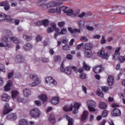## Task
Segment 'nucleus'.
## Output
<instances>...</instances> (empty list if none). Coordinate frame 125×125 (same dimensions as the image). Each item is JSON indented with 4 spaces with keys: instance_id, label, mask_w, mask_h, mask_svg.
<instances>
[{
    "instance_id": "f704fd0d",
    "label": "nucleus",
    "mask_w": 125,
    "mask_h": 125,
    "mask_svg": "<svg viewBox=\"0 0 125 125\" xmlns=\"http://www.w3.org/2000/svg\"><path fill=\"white\" fill-rule=\"evenodd\" d=\"M19 125H28V122L25 119H21L20 120Z\"/></svg>"
},
{
    "instance_id": "dca6fc26",
    "label": "nucleus",
    "mask_w": 125,
    "mask_h": 125,
    "mask_svg": "<svg viewBox=\"0 0 125 125\" xmlns=\"http://www.w3.org/2000/svg\"><path fill=\"white\" fill-rule=\"evenodd\" d=\"M1 99L3 101L7 102L10 99V96H8L7 94L4 93L1 95Z\"/></svg>"
},
{
    "instance_id": "4c0bfd02",
    "label": "nucleus",
    "mask_w": 125,
    "mask_h": 125,
    "mask_svg": "<svg viewBox=\"0 0 125 125\" xmlns=\"http://www.w3.org/2000/svg\"><path fill=\"white\" fill-rule=\"evenodd\" d=\"M42 25L44 26V27H47L49 24V21H48V20H45L42 21Z\"/></svg>"
},
{
    "instance_id": "f3484780",
    "label": "nucleus",
    "mask_w": 125,
    "mask_h": 125,
    "mask_svg": "<svg viewBox=\"0 0 125 125\" xmlns=\"http://www.w3.org/2000/svg\"><path fill=\"white\" fill-rule=\"evenodd\" d=\"M68 30L71 33V34H76V33H81V30L75 28L74 29H72V27H68Z\"/></svg>"
},
{
    "instance_id": "f257e3e1",
    "label": "nucleus",
    "mask_w": 125,
    "mask_h": 125,
    "mask_svg": "<svg viewBox=\"0 0 125 125\" xmlns=\"http://www.w3.org/2000/svg\"><path fill=\"white\" fill-rule=\"evenodd\" d=\"M93 45L90 43H86L83 46L84 50V57L85 58H91L92 56V49Z\"/></svg>"
},
{
    "instance_id": "a878e982",
    "label": "nucleus",
    "mask_w": 125,
    "mask_h": 125,
    "mask_svg": "<svg viewBox=\"0 0 125 125\" xmlns=\"http://www.w3.org/2000/svg\"><path fill=\"white\" fill-rule=\"evenodd\" d=\"M51 103L54 105H57L58 103H59V98L55 97L51 100Z\"/></svg>"
},
{
    "instance_id": "338daca9",
    "label": "nucleus",
    "mask_w": 125,
    "mask_h": 125,
    "mask_svg": "<svg viewBox=\"0 0 125 125\" xmlns=\"http://www.w3.org/2000/svg\"><path fill=\"white\" fill-rule=\"evenodd\" d=\"M5 20H10L11 18L10 16L4 14Z\"/></svg>"
},
{
    "instance_id": "20e7f679",
    "label": "nucleus",
    "mask_w": 125,
    "mask_h": 125,
    "mask_svg": "<svg viewBox=\"0 0 125 125\" xmlns=\"http://www.w3.org/2000/svg\"><path fill=\"white\" fill-rule=\"evenodd\" d=\"M42 113L41 110L37 108H33L31 109L29 111V115L31 118L33 119H37L41 117Z\"/></svg>"
},
{
    "instance_id": "09e8293b",
    "label": "nucleus",
    "mask_w": 125,
    "mask_h": 125,
    "mask_svg": "<svg viewBox=\"0 0 125 125\" xmlns=\"http://www.w3.org/2000/svg\"><path fill=\"white\" fill-rule=\"evenodd\" d=\"M119 62H120V63H124V62H125V57H119Z\"/></svg>"
},
{
    "instance_id": "393cba45",
    "label": "nucleus",
    "mask_w": 125,
    "mask_h": 125,
    "mask_svg": "<svg viewBox=\"0 0 125 125\" xmlns=\"http://www.w3.org/2000/svg\"><path fill=\"white\" fill-rule=\"evenodd\" d=\"M39 98H40L41 100L42 101L43 103H44L47 101V96H46V95L43 94L39 96Z\"/></svg>"
},
{
    "instance_id": "69168bd1",
    "label": "nucleus",
    "mask_w": 125,
    "mask_h": 125,
    "mask_svg": "<svg viewBox=\"0 0 125 125\" xmlns=\"http://www.w3.org/2000/svg\"><path fill=\"white\" fill-rule=\"evenodd\" d=\"M82 90L84 92V93H87V92H86V90H87L86 87H85V86H84V85H82Z\"/></svg>"
},
{
    "instance_id": "7c9ffc66",
    "label": "nucleus",
    "mask_w": 125,
    "mask_h": 125,
    "mask_svg": "<svg viewBox=\"0 0 125 125\" xmlns=\"http://www.w3.org/2000/svg\"><path fill=\"white\" fill-rule=\"evenodd\" d=\"M99 108L100 109H106L107 108V104L104 102H101L99 104Z\"/></svg>"
},
{
    "instance_id": "b1692460",
    "label": "nucleus",
    "mask_w": 125,
    "mask_h": 125,
    "mask_svg": "<svg viewBox=\"0 0 125 125\" xmlns=\"http://www.w3.org/2000/svg\"><path fill=\"white\" fill-rule=\"evenodd\" d=\"M23 94L25 97H28L29 95H31V90L29 89H24L23 90Z\"/></svg>"
},
{
    "instance_id": "603ef678",
    "label": "nucleus",
    "mask_w": 125,
    "mask_h": 125,
    "mask_svg": "<svg viewBox=\"0 0 125 125\" xmlns=\"http://www.w3.org/2000/svg\"><path fill=\"white\" fill-rule=\"evenodd\" d=\"M106 42V39L104 36H102V40L101 41V43L102 44H104Z\"/></svg>"
},
{
    "instance_id": "473e14b6",
    "label": "nucleus",
    "mask_w": 125,
    "mask_h": 125,
    "mask_svg": "<svg viewBox=\"0 0 125 125\" xmlns=\"http://www.w3.org/2000/svg\"><path fill=\"white\" fill-rule=\"evenodd\" d=\"M54 59L56 62H61V57L59 55L55 56Z\"/></svg>"
},
{
    "instance_id": "58836bf2",
    "label": "nucleus",
    "mask_w": 125,
    "mask_h": 125,
    "mask_svg": "<svg viewBox=\"0 0 125 125\" xmlns=\"http://www.w3.org/2000/svg\"><path fill=\"white\" fill-rule=\"evenodd\" d=\"M65 13L67 15H68V16H71V15H73V14H74V12H73V10L69 9L67 11H66Z\"/></svg>"
},
{
    "instance_id": "7ed1b4c3",
    "label": "nucleus",
    "mask_w": 125,
    "mask_h": 125,
    "mask_svg": "<svg viewBox=\"0 0 125 125\" xmlns=\"http://www.w3.org/2000/svg\"><path fill=\"white\" fill-rule=\"evenodd\" d=\"M72 69L75 72V73H78V68L75 66H72L71 67L69 66H67L65 68H64V62H62L60 70L62 73H65L67 75H71L72 74Z\"/></svg>"
},
{
    "instance_id": "72a5a7b5",
    "label": "nucleus",
    "mask_w": 125,
    "mask_h": 125,
    "mask_svg": "<svg viewBox=\"0 0 125 125\" xmlns=\"http://www.w3.org/2000/svg\"><path fill=\"white\" fill-rule=\"evenodd\" d=\"M83 68L84 69V70H86V71H89V70H90V66L87 65L85 62H83Z\"/></svg>"
},
{
    "instance_id": "680f3d73",
    "label": "nucleus",
    "mask_w": 125,
    "mask_h": 125,
    "mask_svg": "<svg viewBox=\"0 0 125 125\" xmlns=\"http://www.w3.org/2000/svg\"><path fill=\"white\" fill-rule=\"evenodd\" d=\"M102 90H103V91H104V92H105V91H108V90H109V88L106 86H103L102 87Z\"/></svg>"
},
{
    "instance_id": "3c124183",
    "label": "nucleus",
    "mask_w": 125,
    "mask_h": 125,
    "mask_svg": "<svg viewBox=\"0 0 125 125\" xmlns=\"http://www.w3.org/2000/svg\"><path fill=\"white\" fill-rule=\"evenodd\" d=\"M63 50H70V46L69 45H65L62 47Z\"/></svg>"
},
{
    "instance_id": "864d4df0",
    "label": "nucleus",
    "mask_w": 125,
    "mask_h": 125,
    "mask_svg": "<svg viewBox=\"0 0 125 125\" xmlns=\"http://www.w3.org/2000/svg\"><path fill=\"white\" fill-rule=\"evenodd\" d=\"M11 86L9 85H8V84H6L5 86H4V89H5V90L6 91H8V90H10L11 89Z\"/></svg>"
},
{
    "instance_id": "a18cd8bd",
    "label": "nucleus",
    "mask_w": 125,
    "mask_h": 125,
    "mask_svg": "<svg viewBox=\"0 0 125 125\" xmlns=\"http://www.w3.org/2000/svg\"><path fill=\"white\" fill-rule=\"evenodd\" d=\"M23 38L24 40H26V41H27V42H30V41H31V40H32V37H30V36H26V35H23Z\"/></svg>"
},
{
    "instance_id": "2f4dec72",
    "label": "nucleus",
    "mask_w": 125,
    "mask_h": 125,
    "mask_svg": "<svg viewBox=\"0 0 125 125\" xmlns=\"http://www.w3.org/2000/svg\"><path fill=\"white\" fill-rule=\"evenodd\" d=\"M19 93L16 90H13L12 91V98H16L17 96H18Z\"/></svg>"
},
{
    "instance_id": "0e129e2a",
    "label": "nucleus",
    "mask_w": 125,
    "mask_h": 125,
    "mask_svg": "<svg viewBox=\"0 0 125 125\" xmlns=\"http://www.w3.org/2000/svg\"><path fill=\"white\" fill-rule=\"evenodd\" d=\"M0 70L2 72H4V66L2 64H0Z\"/></svg>"
},
{
    "instance_id": "1a4fd4ad",
    "label": "nucleus",
    "mask_w": 125,
    "mask_h": 125,
    "mask_svg": "<svg viewBox=\"0 0 125 125\" xmlns=\"http://www.w3.org/2000/svg\"><path fill=\"white\" fill-rule=\"evenodd\" d=\"M111 115L113 117H119V116H121V115H122V112H121V110H120V109L115 108L112 111Z\"/></svg>"
},
{
    "instance_id": "052dcab7",
    "label": "nucleus",
    "mask_w": 125,
    "mask_h": 125,
    "mask_svg": "<svg viewBox=\"0 0 125 125\" xmlns=\"http://www.w3.org/2000/svg\"><path fill=\"white\" fill-rule=\"evenodd\" d=\"M66 59L68 60H72L73 59V56L71 54H68L66 56Z\"/></svg>"
},
{
    "instance_id": "de8ad7c7",
    "label": "nucleus",
    "mask_w": 125,
    "mask_h": 125,
    "mask_svg": "<svg viewBox=\"0 0 125 125\" xmlns=\"http://www.w3.org/2000/svg\"><path fill=\"white\" fill-rule=\"evenodd\" d=\"M80 41H82V42H87L88 41V39L85 36H83L81 38Z\"/></svg>"
},
{
    "instance_id": "e433bc0d",
    "label": "nucleus",
    "mask_w": 125,
    "mask_h": 125,
    "mask_svg": "<svg viewBox=\"0 0 125 125\" xmlns=\"http://www.w3.org/2000/svg\"><path fill=\"white\" fill-rule=\"evenodd\" d=\"M59 8H60V14H61V10H62L63 12V13H66V12L67 11L66 9H67V7L66 6H63L61 7H59Z\"/></svg>"
},
{
    "instance_id": "4468645a",
    "label": "nucleus",
    "mask_w": 125,
    "mask_h": 125,
    "mask_svg": "<svg viewBox=\"0 0 125 125\" xmlns=\"http://www.w3.org/2000/svg\"><path fill=\"white\" fill-rule=\"evenodd\" d=\"M33 48V45L30 43H27L25 44L23 46L24 50L25 51H29V50H31Z\"/></svg>"
},
{
    "instance_id": "774afa93",
    "label": "nucleus",
    "mask_w": 125,
    "mask_h": 125,
    "mask_svg": "<svg viewBox=\"0 0 125 125\" xmlns=\"http://www.w3.org/2000/svg\"><path fill=\"white\" fill-rule=\"evenodd\" d=\"M42 21H39L36 22V25L37 26H42Z\"/></svg>"
},
{
    "instance_id": "6e6552de",
    "label": "nucleus",
    "mask_w": 125,
    "mask_h": 125,
    "mask_svg": "<svg viewBox=\"0 0 125 125\" xmlns=\"http://www.w3.org/2000/svg\"><path fill=\"white\" fill-rule=\"evenodd\" d=\"M102 71H104V67L102 66V64L97 65L93 68V72H94L95 74H99V73H101Z\"/></svg>"
},
{
    "instance_id": "aec40b11",
    "label": "nucleus",
    "mask_w": 125,
    "mask_h": 125,
    "mask_svg": "<svg viewBox=\"0 0 125 125\" xmlns=\"http://www.w3.org/2000/svg\"><path fill=\"white\" fill-rule=\"evenodd\" d=\"M15 61L16 62H17V63H23L24 62V58H23L22 56H18L16 57Z\"/></svg>"
},
{
    "instance_id": "79ce46f5",
    "label": "nucleus",
    "mask_w": 125,
    "mask_h": 125,
    "mask_svg": "<svg viewBox=\"0 0 125 125\" xmlns=\"http://www.w3.org/2000/svg\"><path fill=\"white\" fill-rule=\"evenodd\" d=\"M112 57H113L112 58L113 60H114V59L115 60H117V59H118V58L120 57V54H117L115 53L114 55L112 56Z\"/></svg>"
},
{
    "instance_id": "0eeeda50",
    "label": "nucleus",
    "mask_w": 125,
    "mask_h": 125,
    "mask_svg": "<svg viewBox=\"0 0 125 125\" xmlns=\"http://www.w3.org/2000/svg\"><path fill=\"white\" fill-rule=\"evenodd\" d=\"M98 55L100 57L103 58V59H106V60H108V58H109L108 53H105V51L103 49H101L98 52Z\"/></svg>"
},
{
    "instance_id": "bb28decb",
    "label": "nucleus",
    "mask_w": 125,
    "mask_h": 125,
    "mask_svg": "<svg viewBox=\"0 0 125 125\" xmlns=\"http://www.w3.org/2000/svg\"><path fill=\"white\" fill-rule=\"evenodd\" d=\"M47 5L48 7H54V6H57V5H58V3L54 1H51L48 3Z\"/></svg>"
},
{
    "instance_id": "5701e85b",
    "label": "nucleus",
    "mask_w": 125,
    "mask_h": 125,
    "mask_svg": "<svg viewBox=\"0 0 125 125\" xmlns=\"http://www.w3.org/2000/svg\"><path fill=\"white\" fill-rule=\"evenodd\" d=\"M64 111L65 112H70L73 110V105L71 104L69 106L68 105H65L63 107Z\"/></svg>"
},
{
    "instance_id": "f03ea898",
    "label": "nucleus",
    "mask_w": 125,
    "mask_h": 125,
    "mask_svg": "<svg viewBox=\"0 0 125 125\" xmlns=\"http://www.w3.org/2000/svg\"><path fill=\"white\" fill-rule=\"evenodd\" d=\"M4 34H5V36L3 37L2 42L6 44L7 47H11V42L8 41V39H9L10 37L13 36L12 32L10 30H5L4 31Z\"/></svg>"
},
{
    "instance_id": "a211bd4d",
    "label": "nucleus",
    "mask_w": 125,
    "mask_h": 125,
    "mask_svg": "<svg viewBox=\"0 0 125 125\" xmlns=\"http://www.w3.org/2000/svg\"><path fill=\"white\" fill-rule=\"evenodd\" d=\"M3 6H4V9L6 11H8V10H9V9H10V4L8 3V2L7 1H4V4L3 5Z\"/></svg>"
},
{
    "instance_id": "c03bdc74",
    "label": "nucleus",
    "mask_w": 125,
    "mask_h": 125,
    "mask_svg": "<svg viewBox=\"0 0 125 125\" xmlns=\"http://www.w3.org/2000/svg\"><path fill=\"white\" fill-rule=\"evenodd\" d=\"M97 95L100 97H102V98L104 97V94L101 91H97Z\"/></svg>"
},
{
    "instance_id": "9d476101",
    "label": "nucleus",
    "mask_w": 125,
    "mask_h": 125,
    "mask_svg": "<svg viewBox=\"0 0 125 125\" xmlns=\"http://www.w3.org/2000/svg\"><path fill=\"white\" fill-rule=\"evenodd\" d=\"M12 111V109L10 108L9 106V104L8 103H6L5 105H4V110H3V114L4 115H6L8 114L10 112Z\"/></svg>"
},
{
    "instance_id": "bf43d9fd",
    "label": "nucleus",
    "mask_w": 125,
    "mask_h": 125,
    "mask_svg": "<svg viewBox=\"0 0 125 125\" xmlns=\"http://www.w3.org/2000/svg\"><path fill=\"white\" fill-rule=\"evenodd\" d=\"M42 37H41L40 35L37 36V37L36 38L37 42H41V41H42Z\"/></svg>"
},
{
    "instance_id": "c85d7f7f",
    "label": "nucleus",
    "mask_w": 125,
    "mask_h": 125,
    "mask_svg": "<svg viewBox=\"0 0 125 125\" xmlns=\"http://www.w3.org/2000/svg\"><path fill=\"white\" fill-rule=\"evenodd\" d=\"M49 121L52 124H55V118H54V115L53 114H51L49 117Z\"/></svg>"
},
{
    "instance_id": "2eb2a0df",
    "label": "nucleus",
    "mask_w": 125,
    "mask_h": 125,
    "mask_svg": "<svg viewBox=\"0 0 125 125\" xmlns=\"http://www.w3.org/2000/svg\"><path fill=\"white\" fill-rule=\"evenodd\" d=\"M107 83L108 85H113L114 84V77L112 75L108 76L107 78Z\"/></svg>"
},
{
    "instance_id": "a19ab883",
    "label": "nucleus",
    "mask_w": 125,
    "mask_h": 125,
    "mask_svg": "<svg viewBox=\"0 0 125 125\" xmlns=\"http://www.w3.org/2000/svg\"><path fill=\"white\" fill-rule=\"evenodd\" d=\"M5 21V18L4 17V13H0V22Z\"/></svg>"
},
{
    "instance_id": "39448f33",
    "label": "nucleus",
    "mask_w": 125,
    "mask_h": 125,
    "mask_svg": "<svg viewBox=\"0 0 125 125\" xmlns=\"http://www.w3.org/2000/svg\"><path fill=\"white\" fill-rule=\"evenodd\" d=\"M112 10L115 11L117 10L119 14L125 15V7L122 6H115L112 7Z\"/></svg>"
},
{
    "instance_id": "9b49d317",
    "label": "nucleus",
    "mask_w": 125,
    "mask_h": 125,
    "mask_svg": "<svg viewBox=\"0 0 125 125\" xmlns=\"http://www.w3.org/2000/svg\"><path fill=\"white\" fill-rule=\"evenodd\" d=\"M45 82L46 83H50L54 85H56L57 84V82H56V81L51 77L46 78Z\"/></svg>"
},
{
    "instance_id": "e2e57ef3",
    "label": "nucleus",
    "mask_w": 125,
    "mask_h": 125,
    "mask_svg": "<svg viewBox=\"0 0 125 125\" xmlns=\"http://www.w3.org/2000/svg\"><path fill=\"white\" fill-rule=\"evenodd\" d=\"M54 30L51 27H48L47 29V33H52L53 32Z\"/></svg>"
},
{
    "instance_id": "412c9836",
    "label": "nucleus",
    "mask_w": 125,
    "mask_h": 125,
    "mask_svg": "<svg viewBox=\"0 0 125 125\" xmlns=\"http://www.w3.org/2000/svg\"><path fill=\"white\" fill-rule=\"evenodd\" d=\"M88 116V111L85 110L84 111L81 118V121L83 122V121H84L87 118V117Z\"/></svg>"
},
{
    "instance_id": "13d9d810",
    "label": "nucleus",
    "mask_w": 125,
    "mask_h": 125,
    "mask_svg": "<svg viewBox=\"0 0 125 125\" xmlns=\"http://www.w3.org/2000/svg\"><path fill=\"white\" fill-rule=\"evenodd\" d=\"M34 103H35V105H37V106H41V105H42L41 101H35L34 102Z\"/></svg>"
},
{
    "instance_id": "f8f14e48",
    "label": "nucleus",
    "mask_w": 125,
    "mask_h": 125,
    "mask_svg": "<svg viewBox=\"0 0 125 125\" xmlns=\"http://www.w3.org/2000/svg\"><path fill=\"white\" fill-rule=\"evenodd\" d=\"M48 13H56L58 15L60 14V8L57 7L56 9L51 8L48 10Z\"/></svg>"
},
{
    "instance_id": "cd10ccee",
    "label": "nucleus",
    "mask_w": 125,
    "mask_h": 125,
    "mask_svg": "<svg viewBox=\"0 0 125 125\" xmlns=\"http://www.w3.org/2000/svg\"><path fill=\"white\" fill-rule=\"evenodd\" d=\"M67 121L68 122V125H73V123H74V120L69 117V116L66 115L65 117Z\"/></svg>"
},
{
    "instance_id": "ddd939ff",
    "label": "nucleus",
    "mask_w": 125,
    "mask_h": 125,
    "mask_svg": "<svg viewBox=\"0 0 125 125\" xmlns=\"http://www.w3.org/2000/svg\"><path fill=\"white\" fill-rule=\"evenodd\" d=\"M82 105V104H79L78 103H75L74 108V110L73 111V114H77L78 112H79V109H80V107Z\"/></svg>"
},
{
    "instance_id": "4d7b16f0",
    "label": "nucleus",
    "mask_w": 125,
    "mask_h": 125,
    "mask_svg": "<svg viewBox=\"0 0 125 125\" xmlns=\"http://www.w3.org/2000/svg\"><path fill=\"white\" fill-rule=\"evenodd\" d=\"M41 0V1L37 3V5H39V6H42V5L43 4L42 3V1H44V0Z\"/></svg>"
},
{
    "instance_id": "5fc2aeb1",
    "label": "nucleus",
    "mask_w": 125,
    "mask_h": 125,
    "mask_svg": "<svg viewBox=\"0 0 125 125\" xmlns=\"http://www.w3.org/2000/svg\"><path fill=\"white\" fill-rule=\"evenodd\" d=\"M80 79L82 80H84L86 78V75L84 73H82L80 77Z\"/></svg>"
},
{
    "instance_id": "8fccbe9b",
    "label": "nucleus",
    "mask_w": 125,
    "mask_h": 125,
    "mask_svg": "<svg viewBox=\"0 0 125 125\" xmlns=\"http://www.w3.org/2000/svg\"><path fill=\"white\" fill-rule=\"evenodd\" d=\"M82 46H83V43H81V44L77 45L76 49L77 50H80V49H81V47H82Z\"/></svg>"
},
{
    "instance_id": "c9c22d12",
    "label": "nucleus",
    "mask_w": 125,
    "mask_h": 125,
    "mask_svg": "<svg viewBox=\"0 0 125 125\" xmlns=\"http://www.w3.org/2000/svg\"><path fill=\"white\" fill-rule=\"evenodd\" d=\"M66 34H67V29L66 28H62L61 32L59 33V35H66Z\"/></svg>"
},
{
    "instance_id": "c756f323",
    "label": "nucleus",
    "mask_w": 125,
    "mask_h": 125,
    "mask_svg": "<svg viewBox=\"0 0 125 125\" xmlns=\"http://www.w3.org/2000/svg\"><path fill=\"white\" fill-rule=\"evenodd\" d=\"M10 40L12 41V42H13L14 43L18 44L20 42V41L19 40H18V38H15V37H11L10 38Z\"/></svg>"
},
{
    "instance_id": "6ab92c4d",
    "label": "nucleus",
    "mask_w": 125,
    "mask_h": 125,
    "mask_svg": "<svg viewBox=\"0 0 125 125\" xmlns=\"http://www.w3.org/2000/svg\"><path fill=\"white\" fill-rule=\"evenodd\" d=\"M17 116L16 114L14 113H11L7 116V119L8 120H13L14 121L16 120Z\"/></svg>"
},
{
    "instance_id": "6e6d98bb",
    "label": "nucleus",
    "mask_w": 125,
    "mask_h": 125,
    "mask_svg": "<svg viewBox=\"0 0 125 125\" xmlns=\"http://www.w3.org/2000/svg\"><path fill=\"white\" fill-rule=\"evenodd\" d=\"M13 75H14V72L12 71V72L9 73L8 75V79H10L13 77Z\"/></svg>"
},
{
    "instance_id": "ea45409f",
    "label": "nucleus",
    "mask_w": 125,
    "mask_h": 125,
    "mask_svg": "<svg viewBox=\"0 0 125 125\" xmlns=\"http://www.w3.org/2000/svg\"><path fill=\"white\" fill-rule=\"evenodd\" d=\"M40 83H41V82H39L38 81H35L32 83H30V85L31 86H36V85H38V84H40Z\"/></svg>"
},
{
    "instance_id": "423d86ee",
    "label": "nucleus",
    "mask_w": 125,
    "mask_h": 125,
    "mask_svg": "<svg viewBox=\"0 0 125 125\" xmlns=\"http://www.w3.org/2000/svg\"><path fill=\"white\" fill-rule=\"evenodd\" d=\"M88 108L90 112H95L96 109L94 108L95 107V102L93 101H89L87 102Z\"/></svg>"
},
{
    "instance_id": "37998d69",
    "label": "nucleus",
    "mask_w": 125,
    "mask_h": 125,
    "mask_svg": "<svg viewBox=\"0 0 125 125\" xmlns=\"http://www.w3.org/2000/svg\"><path fill=\"white\" fill-rule=\"evenodd\" d=\"M108 111L104 110L102 113V117H103V118L106 117V116L108 115Z\"/></svg>"
},
{
    "instance_id": "49530a36",
    "label": "nucleus",
    "mask_w": 125,
    "mask_h": 125,
    "mask_svg": "<svg viewBox=\"0 0 125 125\" xmlns=\"http://www.w3.org/2000/svg\"><path fill=\"white\" fill-rule=\"evenodd\" d=\"M65 25V21H61L58 23V26L60 27V28H62Z\"/></svg>"
},
{
    "instance_id": "4be33fe9",
    "label": "nucleus",
    "mask_w": 125,
    "mask_h": 125,
    "mask_svg": "<svg viewBox=\"0 0 125 125\" xmlns=\"http://www.w3.org/2000/svg\"><path fill=\"white\" fill-rule=\"evenodd\" d=\"M30 78L31 80H33V81H34V82H36V81H37L39 83H41V80H39V77H38V75H37L31 74L30 76Z\"/></svg>"
}]
</instances>
